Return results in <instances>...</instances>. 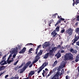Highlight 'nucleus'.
<instances>
[{
	"instance_id": "1",
	"label": "nucleus",
	"mask_w": 79,
	"mask_h": 79,
	"mask_svg": "<svg viewBox=\"0 0 79 79\" xmlns=\"http://www.w3.org/2000/svg\"><path fill=\"white\" fill-rule=\"evenodd\" d=\"M65 61L68 60H73V55L71 53H68L66 54L64 57Z\"/></svg>"
},
{
	"instance_id": "2",
	"label": "nucleus",
	"mask_w": 79,
	"mask_h": 79,
	"mask_svg": "<svg viewBox=\"0 0 79 79\" xmlns=\"http://www.w3.org/2000/svg\"><path fill=\"white\" fill-rule=\"evenodd\" d=\"M48 65V62H45L44 63H43L42 65L40 68H39L38 69L36 70H35V72H37V71L39 70V71H37V73H38V75H39L40 73L41 72L42 69H44V68L45 67V66H47Z\"/></svg>"
},
{
	"instance_id": "3",
	"label": "nucleus",
	"mask_w": 79,
	"mask_h": 79,
	"mask_svg": "<svg viewBox=\"0 0 79 79\" xmlns=\"http://www.w3.org/2000/svg\"><path fill=\"white\" fill-rule=\"evenodd\" d=\"M57 18H58L59 20H58L56 23L55 24V26L56 27L57 25L60 24L61 23V21H64L65 19L64 18H62L61 16H59V15H57Z\"/></svg>"
},
{
	"instance_id": "4",
	"label": "nucleus",
	"mask_w": 79,
	"mask_h": 79,
	"mask_svg": "<svg viewBox=\"0 0 79 79\" xmlns=\"http://www.w3.org/2000/svg\"><path fill=\"white\" fill-rule=\"evenodd\" d=\"M48 56L52 58L53 56L50 53V52H49L44 55V56H43V58H44V59H47L48 57Z\"/></svg>"
},
{
	"instance_id": "5",
	"label": "nucleus",
	"mask_w": 79,
	"mask_h": 79,
	"mask_svg": "<svg viewBox=\"0 0 79 79\" xmlns=\"http://www.w3.org/2000/svg\"><path fill=\"white\" fill-rule=\"evenodd\" d=\"M67 34H68L69 36H70V35H73L74 30L72 28H69L67 30Z\"/></svg>"
},
{
	"instance_id": "6",
	"label": "nucleus",
	"mask_w": 79,
	"mask_h": 79,
	"mask_svg": "<svg viewBox=\"0 0 79 79\" xmlns=\"http://www.w3.org/2000/svg\"><path fill=\"white\" fill-rule=\"evenodd\" d=\"M51 35L52 37V38H56L58 36V34L56 32V30H55L54 31H52L51 33Z\"/></svg>"
},
{
	"instance_id": "7",
	"label": "nucleus",
	"mask_w": 79,
	"mask_h": 79,
	"mask_svg": "<svg viewBox=\"0 0 79 79\" xmlns=\"http://www.w3.org/2000/svg\"><path fill=\"white\" fill-rule=\"evenodd\" d=\"M50 46V43L49 42H45L44 44L43 45V48H45L46 47H49Z\"/></svg>"
},
{
	"instance_id": "8",
	"label": "nucleus",
	"mask_w": 79,
	"mask_h": 79,
	"mask_svg": "<svg viewBox=\"0 0 79 79\" xmlns=\"http://www.w3.org/2000/svg\"><path fill=\"white\" fill-rule=\"evenodd\" d=\"M40 59V57L37 55L35 56V60L33 61V63H36V62H37L39 61Z\"/></svg>"
},
{
	"instance_id": "9",
	"label": "nucleus",
	"mask_w": 79,
	"mask_h": 79,
	"mask_svg": "<svg viewBox=\"0 0 79 79\" xmlns=\"http://www.w3.org/2000/svg\"><path fill=\"white\" fill-rule=\"evenodd\" d=\"M79 37H77V36H76L74 39H73V42L72 43V45H74V44H75L76 42V41H77L78 40V39H79Z\"/></svg>"
},
{
	"instance_id": "10",
	"label": "nucleus",
	"mask_w": 79,
	"mask_h": 79,
	"mask_svg": "<svg viewBox=\"0 0 79 79\" xmlns=\"http://www.w3.org/2000/svg\"><path fill=\"white\" fill-rule=\"evenodd\" d=\"M15 48H13L12 49V51H11L10 52V53H11L9 57H10V58L12 56V55L15 53Z\"/></svg>"
},
{
	"instance_id": "11",
	"label": "nucleus",
	"mask_w": 79,
	"mask_h": 79,
	"mask_svg": "<svg viewBox=\"0 0 79 79\" xmlns=\"http://www.w3.org/2000/svg\"><path fill=\"white\" fill-rule=\"evenodd\" d=\"M73 6H74V5H77L78 3H79V0H73Z\"/></svg>"
},
{
	"instance_id": "12",
	"label": "nucleus",
	"mask_w": 79,
	"mask_h": 79,
	"mask_svg": "<svg viewBox=\"0 0 79 79\" xmlns=\"http://www.w3.org/2000/svg\"><path fill=\"white\" fill-rule=\"evenodd\" d=\"M26 48L24 47L21 50V51L19 52V53L20 54L24 53L26 52Z\"/></svg>"
},
{
	"instance_id": "13",
	"label": "nucleus",
	"mask_w": 79,
	"mask_h": 79,
	"mask_svg": "<svg viewBox=\"0 0 79 79\" xmlns=\"http://www.w3.org/2000/svg\"><path fill=\"white\" fill-rule=\"evenodd\" d=\"M26 69L27 68L25 66H24L22 69L18 70V71H19V70H20V73H23V72L25 71Z\"/></svg>"
},
{
	"instance_id": "14",
	"label": "nucleus",
	"mask_w": 79,
	"mask_h": 79,
	"mask_svg": "<svg viewBox=\"0 0 79 79\" xmlns=\"http://www.w3.org/2000/svg\"><path fill=\"white\" fill-rule=\"evenodd\" d=\"M55 47H54L53 48H52V50H50L49 52L52 54V55L53 56V52L55 51Z\"/></svg>"
},
{
	"instance_id": "15",
	"label": "nucleus",
	"mask_w": 79,
	"mask_h": 79,
	"mask_svg": "<svg viewBox=\"0 0 79 79\" xmlns=\"http://www.w3.org/2000/svg\"><path fill=\"white\" fill-rule=\"evenodd\" d=\"M31 64V61H29L27 62L26 63L24 67L26 68H27V67L29 66L30 65V64Z\"/></svg>"
},
{
	"instance_id": "16",
	"label": "nucleus",
	"mask_w": 79,
	"mask_h": 79,
	"mask_svg": "<svg viewBox=\"0 0 79 79\" xmlns=\"http://www.w3.org/2000/svg\"><path fill=\"white\" fill-rule=\"evenodd\" d=\"M14 54L13 55V57L14 58H15L16 57V55L18 54V50H16V49L15 48V50H14Z\"/></svg>"
},
{
	"instance_id": "17",
	"label": "nucleus",
	"mask_w": 79,
	"mask_h": 79,
	"mask_svg": "<svg viewBox=\"0 0 79 79\" xmlns=\"http://www.w3.org/2000/svg\"><path fill=\"white\" fill-rule=\"evenodd\" d=\"M35 74V71L34 70L31 71L28 74V76H31Z\"/></svg>"
},
{
	"instance_id": "18",
	"label": "nucleus",
	"mask_w": 79,
	"mask_h": 79,
	"mask_svg": "<svg viewBox=\"0 0 79 79\" xmlns=\"http://www.w3.org/2000/svg\"><path fill=\"white\" fill-rule=\"evenodd\" d=\"M8 55V54H6L3 57H2V58H3L4 60H5L4 61H3V62H4L5 64H7V63L5 61L6 60V56Z\"/></svg>"
},
{
	"instance_id": "19",
	"label": "nucleus",
	"mask_w": 79,
	"mask_h": 79,
	"mask_svg": "<svg viewBox=\"0 0 79 79\" xmlns=\"http://www.w3.org/2000/svg\"><path fill=\"white\" fill-rule=\"evenodd\" d=\"M79 54L77 55L76 57V59L75 60V62H76V63H77V62H78L79 60Z\"/></svg>"
},
{
	"instance_id": "20",
	"label": "nucleus",
	"mask_w": 79,
	"mask_h": 79,
	"mask_svg": "<svg viewBox=\"0 0 79 79\" xmlns=\"http://www.w3.org/2000/svg\"><path fill=\"white\" fill-rule=\"evenodd\" d=\"M70 52H72V53H77V51H76V50L75 49L74 50L73 48H71L70 50Z\"/></svg>"
},
{
	"instance_id": "21",
	"label": "nucleus",
	"mask_w": 79,
	"mask_h": 79,
	"mask_svg": "<svg viewBox=\"0 0 79 79\" xmlns=\"http://www.w3.org/2000/svg\"><path fill=\"white\" fill-rule=\"evenodd\" d=\"M42 54H43V51L42 50H40V52H38L37 55L40 56H41V55H42Z\"/></svg>"
},
{
	"instance_id": "22",
	"label": "nucleus",
	"mask_w": 79,
	"mask_h": 79,
	"mask_svg": "<svg viewBox=\"0 0 79 79\" xmlns=\"http://www.w3.org/2000/svg\"><path fill=\"white\" fill-rule=\"evenodd\" d=\"M6 68V66H0V71H3V70H4L5 69V68Z\"/></svg>"
},
{
	"instance_id": "23",
	"label": "nucleus",
	"mask_w": 79,
	"mask_h": 79,
	"mask_svg": "<svg viewBox=\"0 0 79 79\" xmlns=\"http://www.w3.org/2000/svg\"><path fill=\"white\" fill-rule=\"evenodd\" d=\"M56 56L57 59H58V58L61 56V53H57L56 55Z\"/></svg>"
},
{
	"instance_id": "24",
	"label": "nucleus",
	"mask_w": 79,
	"mask_h": 79,
	"mask_svg": "<svg viewBox=\"0 0 79 79\" xmlns=\"http://www.w3.org/2000/svg\"><path fill=\"white\" fill-rule=\"evenodd\" d=\"M12 60H7L6 61L7 62V63L8 64H10V63L11 62H12V61H13V58H12Z\"/></svg>"
},
{
	"instance_id": "25",
	"label": "nucleus",
	"mask_w": 79,
	"mask_h": 79,
	"mask_svg": "<svg viewBox=\"0 0 79 79\" xmlns=\"http://www.w3.org/2000/svg\"><path fill=\"white\" fill-rule=\"evenodd\" d=\"M55 30L57 32H59V31H60V27H59V26L57 27L56 28Z\"/></svg>"
},
{
	"instance_id": "26",
	"label": "nucleus",
	"mask_w": 79,
	"mask_h": 79,
	"mask_svg": "<svg viewBox=\"0 0 79 79\" xmlns=\"http://www.w3.org/2000/svg\"><path fill=\"white\" fill-rule=\"evenodd\" d=\"M21 47L19 45H18L17 47H16V50H21Z\"/></svg>"
},
{
	"instance_id": "27",
	"label": "nucleus",
	"mask_w": 79,
	"mask_h": 79,
	"mask_svg": "<svg viewBox=\"0 0 79 79\" xmlns=\"http://www.w3.org/2000/svg\"><path fill=\"white\" fill-rule=\"evenodd\" d=\"M33 62H34V61H33L32 62V64H30V65L29 66V68H31V67H32V66H33V64H34V63H33Z\"/></svg>"
},
{
	"instance_id": "28",
	"label": "nucleus",
	"mask_w": 79,
	"mask_h": 79,
	"mask_svg": "<svg viewBox=\"0 0 79 79\" xmlns=\"http://www.w3.org/2000/svg\"><path fill=\"white\" fill-rule=\"evenodd\" d=\"M43 72L42 73V75L43 76V77H45L44 74H45V73H46V72L44 70H43Z\"/></svg>"
},
{
	"instance_id": "29",
	"label": "nucleus",
	"mask_w": 79,
	"mask_h": 79,
	"mask_svg": "<svg viewBox=\"0 0 79 79\" xmlns=\"http://www.w3.org/2000/svg\"><path fill=\"white\" fill-rule=\"evenodd\" d=\"M65 31V30H64V29H63L60 32L61 34H63V33H64V32Z\"/></svg>"
},
{
	"instance_id": "30",
	"label": "nucleus",
	"mask_w": 79,
	"mask_h": 79,
	"mask_svg": "<svg viewBox=\"0 0 79 79\" xmlns=\"http://www.w3.org/2000/svg\"><path fill=\"white\" fill-rule=\"evenodd\" d=\"M60 65L61 66V67H62V68H64V67L65 66V64H60Z\"/></svg>"
},
{
	"instance_id": "31",
	"label": "nucleus",
	"mask_w": 79,
	"mask_h": 79,
	"mask_svg": "<svg viewBox=\"0 0 79 79\" xmlns=\"http://www.w3.org/2000/svg\"><path fill=\"white\" fill-rule=\"evenodd\" d=\"M64 48L66 49V48H64V46H62L60 47V50H64Z\"/></svg>"
},
{
	"instance_id": "32",
	"label": "nucleus",
	"mask_w": 79,
	"mask_h": 79,
	"mask_svg": "<svg viewBox=\"0 0 79 79\" xmlns=\"http://www.w3.org/2000/svg\"><path fill=\"white\" fill-rule=\"evenodd\" d=\"M23 63H22L21 65L20 66H19V67L17 68V69H19V68H22V66H23Z\"/></svg>"
},
{
	"instance_id": "33",
	"label": "nucleus",
	"mask_w": 79,
	"mask_h": 79,
	"mask_svg": "<svg viewBox=\"0 0 79 79\" xmlns=\"http://www.w3.org/2000/svg\"><path fill=\"white\" fill-rule=\"evenodd\" d=\"M79 28L78 27L76 29V33H78V32L79 33Z\"/></svg>"
},
{
	"instance_id": "34",
	"label": "nucleus",
	"mask_w": 79,
	"mask_h": 79,
	"mask_svg": "<svg viewBox=\"0 0 79 79\" xmlns=\"http://www.w3.org/2000/svg\"><path fill=\"white\" fill-rule=\"evenodd\" d=\"M3 58L4 57L2 58V61L1 62H0V64H2V63H3V61H5V60H4Z\"/></svg>"
},
{
	"instance_id": "35",
	"label": "nucleus",
	"mask_w": 79,
	"mask_h": 79,
	"mask_svg": "<svg viewBox=\"0 0 79 79\" xmlns=\"http://www.w3.org/2000/svg\"><path fill=\"white\" fill-rule=\"evenodd\" d=\"M38 50H39L37 49L35 50V51H36V52H35V55H37L38 54L37 53H38Z\"/></svg>"
},
{
	"instance_id": "36",
	"label": "nucleus",
	"mask_w": 79,
	"mask_h": 79,
	"mask_svg": "<svg viewBox=\"0 0 79 79\" xmlns=\"http://www.w3.org/2000/svg\"><path fill=\"white\" fill-rule=\"evenodd\" d=\"M64 73V70H63V69H62V70H61V73H60V74L61 75L63 74Z\"/></svg>"
},
{
	"instance_id": "37",
	"label": "nucleus",
	"mask_w": 79,
	"mask_h": 79,
	"mask_svg": "<svg viewBox=\"0 0 79 79\" xmlns=\"http://www.w3.org/2000/svg\"><path fill=\"white\" fill-rule=\"evenodd\" d=\"M58 15V14L56 13L55 14H53L52 16V17H53V18H55V17H56V15Z\"/></svg>"
},
{
	"instance_id": "38",
	"label": "nucleus",
	"mask_w": 79,
	"mask_h": 79,
	"mask_svg": "<svg viewBox=\"0 0 79 79\" xmlns=\"http://www.w3.org/2000/svg\"><path fill=\"white\" fill-rule=\"evenodd\" d=\"M61 45H58L57 47V48H60H60H61Z\"/></svg>"
},
{
	"instance_id": "39",
	"label": "nucleus",
	"mask_w": 79,
	"mask_h": 79,
	"mask_svg": "<svg viewBox=\"0 0 79 79\" xmlns=\"http://www.w3.org/2000/svg\"><path fill=\"white\" fill-rule=\"evenodd\" d=\"M18 62V60H17L16 62L14 63V65H16V64H17Z\"/></svg>"
},
{
	"instance_id": "40",
	"label": "nucleus",
	"mask_w": 79,
	"mask_h": 79,
	"mask_svg": "<svg viewBox=\"0 0 79 79\" xmlns=\"http://www.w3.org/2000/svg\"><path fill=\"white\" fill-rule=\"evenodd\" d=\"M40 47H41V45H40L38 46L37 48H36V49H37V50H39V48H40Z\"/></svg>"
},
{
	"instance_id": "41",
	"label": "nucleus",
	"mask_w": 79,
	"mask_h": 79,
	"mask_svg": "<svg viewBox=\"0 0 79 79\" xmlns=\"http://www.w3.org/2000/svg\"><path fill=\"white\" fill-rule=\"evenodd\" d=\"M66 79H69V76L68 75L66 76L65 77Z\"/></svg>"
},
{
	"instance_id": "42",
	"label": "nucleus",
	"mask_w": 79,
	"mask_h": 79,
	"mask_svg": "<svg viewBox=\"0 0 79 79\" xmlns=\"http://www.w3.org/2000/svg\"><path fill=\"white\" fill-rule=\"evenodd\" d=\"M65 47H66V48H68L69 47V45H66L65 46Z\"/></svg>"
},
{
	"instance_id": "43",
	"label": "nucleus",
	"mask_w": 79,
	"mask_h": 79,
	"mask_svg": "<svg viewBox=\"0 0 79 79\" xmlns=\"http://www.w3.org/2000/svg\"><path fill=\"white\" fill-rule=\"evenodd\" d=\"M55 64H57V63H58V61L57 60H56L55 62H54Z\"/></svg>"
},
{
	"instance_id": "44",
	"label": "nucleus",
	"mask_w": 79,
	"mask_h": 79,
	"mask_svg": "<svg viewBox=\"0 0 79 79\" xmlns=\"http://www.w3.org/2000/svg\"><path fill=\"white\" fill-rule=\"evenodd\" d=\"M33 45V44L32 43H28V44H26V45H27V46L28 45H28Z\"/></svg>"
},
{
	"instance_id": "45",
	"label": "nucleus",
	"mask_w": 79,
	"mask_h": 79,
	"mask_svg": "<svg viewBox=\"0 0 79 79\" xmlns=\"http://www.w3.org/2000/svg\"><path fill=\"white\" fill-rule=\"evenodd\" d=\"M58 71H57V74H59V71H61V70L60 69H57Z\"/></svg>"
},
{
	"instance_id": "46",
	"label": "nucleus",
	"mask_w": 79,
	"mask_h": 79,
	"mask_svg": "<svg viewBox=\"0 0 79 79\" xmlns=\"http://www.w3.org/2000/svg\"><path fill=\"white\" fill-rule=\"evenodd\" d=\"M46 24V20H45L44 21V23H43V24Z\"/></svg>"
},
{
	"instance_id": "47",
	"label": "nucleus",
	"mask_w": 79,
	"mask_h": 79,
	"mask_svg": "<svg viewBox=\"0 0 79 79\" xmlns=\"http://www.w3.org/2000/svg\"><path fill=\"white\" fill-rule=\"evenodd\" d=\"M14 79H19V77H14Z\"/></svg>"
},
{
	"instance_id": "48",
	"label": "nucleus",
	"mask_w": 79,
	"mask_h": 79,
	"mask_svg": "<svg viewBox=\"0 0 79 79\" xmlns=\"http://www.w3.org/2000/svg\"><path fill=\"white\" fill-rule=\"evenodd\" d=\"M61 53H64V50H61Z\"/></svg>"
},
{
	"instance_id": "49",
	"label": "nucleus",
	"mask_w": 79,
	"mask_h": 79,
	"mask_svg": "<svg viewBox=\"0 0 79 79\" xmlns=\"http://www.w3.org/2000/svg\"><path fill=\"white\" fill-rule=\"evenodd\" d=\"M33 50V48H31L29 50V51L30 52H31V51H32Z\"/></svg>"
},
{
	"instance_id": "50",
	"label": "nucleus",
	"mask_w": 79,
	"mask_h": 79,
	"mask_svg": "<svg viewBox=\"0 0 79 79\" xmlns=\"http://www.w3.org/2000/svg\"><path fill=\"white\" fill-rule=\"evenodd\" d=\"M53 74V72L52 71H50L49 73V74L50 75H51V74Z\"/></svg>"
},
{
	"instance_id": "51",
	"label": "nucleus",
	"mask_w": 79,
	"mask_h": 79,
	"mask_svg": "<svg viewBox=\"0 0 79 79\" xmlns=\"http://www.w3.org/2000/svg\"><path fill=\"white\" fill-rule=\"evenodd\" d=\"M50 24H51V23L50 22H48V26H51V25H50Z\"/></svg>"
},
{
	"instance_id": "52",
	"label": "nucleus",
	"mask_w": 79,
	"mask_h": 79,
	"mask_svg": "<svg viewBox=\"0 0 79 79\" xmlns=\"http://www.w3.org/2000/svg\"><path fill=\"white\" fill-rule=\"evenodd\" d=\"M50 76V74H48V75H47L46 76V78H48V77H49V76Z\"/></svg>"
},
{
	"instance_id": "53",
	"label": "nucleus",
	"mask_w": 79,
	"mask_h": 79,
	"mask_svg": "<svg viewBox=\"0 0 79 79\" xmlns=\"http://www.w3.org/2000/svg\"><path fill=\"white\" fill-rule=\"evenodd\" d=\"M56 69H56V68H55V69H53V72L55 71H56Z\"/></svg>"
},
{
	"instance_id": "54",
	"label": "nucleus",
	"mask_w": 79,
	"mask_h": 79,
	"mask_svg": "<svg viewBox=\"0 0 79 79\" xmlns=\"http://www.w3.org/2000/svg\"><path fill=\"white\" fill-rule=\"evenodd\" d=\"M8 77V75H6L5 77V78H7V77Z\"/></svg>"
},
{
	"instance_id": "55",
	"label": "nucleus",
	"mask_w": 79,
	"mask_h": 79,
	"mask_svg": "<svg viewBox=\"0 0 79 79\" xmlns=\"http://www.w3.org/2000/svg\"><path fill=\"white\" fill-rule=\"evenodd\" d=\"M78 24H79V23L78 22H77L75 23V25H76V26H77Z\"/></svg>"
},
{
	"instance_id": "56",
	"label": "nucleus",
	"mask_w": 79,
	"mask_h": 79,
	"mask_svg": "<svg viewBox=\"0 0 79 79\" xmlns=\"http://www.w3.org/2000/svg\"><path fill=\"white\" fill-rule=\"evenodd\" d=\"M28 52L29 53H28V54H29V53L30 54L32 53V52H31V51H28Z\"/></svg>"
},
{
	"instance_id": "57",
	"label": "nucleus",
	"mask_w": 79,
	"mask_h": 79,
	"mask_svg": "<svg viewBox=\"0 0 79 79\" xmlns=\"http://www.w3.org/2000/svg\"><path fill=\"white\" fill-rule=\"evenodd\" d=\"M45 71H46H46H48V70L47 68H46L45 69Z\"/></svg>"
},
{
	"instance_id": "58",
	"label": "nucleus",
	"mask_w": 79,
	"mask_h": 79,
	"mask_svg": "<svg viewBox=\"0 0 79 79\" xmlns=\"http://www.w3.org/2000/svg\"><path fill=\"white\" fill-rule=\"evenodd\" d=\"M17 67H15V70L16 71V70H17Z\"/></svg>"
},
{
	"instance_id": "59",
	"label": "nucleus",
	"mask_w": 79,
	"mask_h": 79,
	"mask_svg": "<svg viewBox=\"0 0 79 79\" xmlns=\"http://www.w3.org/2000/svg\"><path fill=\"white\" fill-rule=\"evenodd\" d=\"M75 61L74 60H73L72 61V64H73V63H75Z\"/></svg>"
},
{
	"instance_id": "60",
	"label": "nucleus",
	"mask_w": 79,
	"mask_h": 79,
	"mask_svg": "<svg viewBox=\"0 0 79 79\" xmlns=\"http://www.w3.org/2000/svg\"><path fill=\"white\" fill-rule=\"evenodd\" d=\"M77 69H78V73H79V66L78 67Z\"/></svg>"
},
{
	"instance_id": "61",
	"label": "nucleus",
	"mask_w": 79,
	"mask_h": 79,
	"mask_svg": "<svg viewBox=\"0 0 79 79\" xmlns=\"http://www.w3.org/2000/svg\"><path fill=\"white\" fill-rule=\"evenodd\" d=\"M77 20L78 21H79V18H77Z\"/></svg>"
},
{
	"instance_id": "62",
	"label": "nucleus",
	"mask_w": 79,
	"mask_h": 79,
	"mask_svg": "<svg viewBox=\"0 0 79 79\" xmlns=\"http://www.w3.org/2000/svg\"><path fill=\"white\" fill-rule=\"evenodd\" d=\"M5 64L4 63L1 64V66H2V65H5Z\"/></svg>"
},
{
	"instance_id": "63",
	"label": "nucleus",
	"mask_w": 79,
	"mask_h": 79,
	"mask_svg": "<svg viewBox=\"0 0 79 79\" xmlns=\"http://www.w3.org/2000/svg\"><path fill=\"white\" fill-rule=\"evenodd\" d=\"M63 42H61V43H60V45H63Z\"/></svg>"
},
{
	"instance_id": "64",
	"label": "nucleus",
	"mask_w": 79,
	"mask_h": 79,
	"mask_svg": "<svg viewBox=\"0 0 79 79\" xmlns=\"http://www.w3.org/2000/svg\"><path fill=\"white\" fill-rule=\"evenodd\" d=\"M3 73H0V76H1L2 74H3Z\"/></svg>"
}]
</instances>
